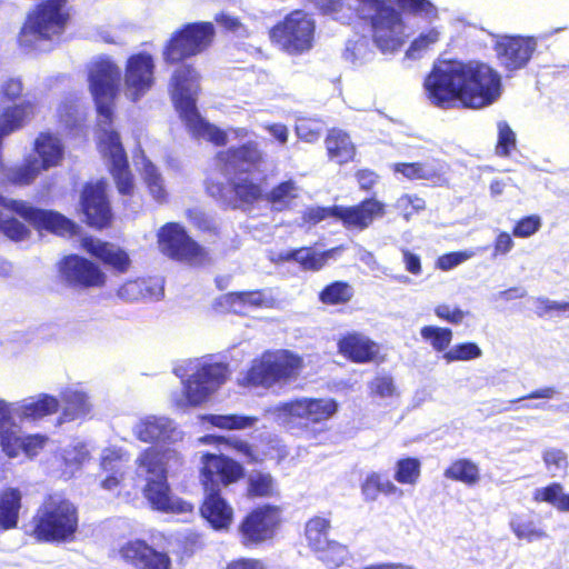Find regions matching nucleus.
<instances>
[{
  "label": "nucleus",
  "instance_id": "nucleus-46",
  "mask_svg": "<svg viewBox=\"0 0 569 569\" xmlns=\"http://www.w3.org/2000/svg\"><path fill=\"white\" fill-rule=\"evenodd\" d=\"M299 187L293 180H288L279 183L267 196V200L271 203L272 208L282 211L291 204V202L299 196Z\"/></svg>",
  "mask_w": 569,
  "mask_h": 569
},
{
  "label": "nucleus",
  "instance_id": "nucleus-32",
  "mask_svg": "<svg viewBox=\"0 0 569 569\" xmlns=\"http://www.w3.org/2000/svg\"><path fill=\"white\" fill-rule=\"evenodd\" d=\"M34 150L40 158V167L48 170L58 166L63 157V144L61 140L50 132H41L34 141Z\"/></svg>",
  "mask_w": 569,
  "mask_h": 569
},
{
  "label": "nucleus",
  "instance_id": "nucleus-50",
  "mask_svg": "<svg viewBox=\"0 0 569 569\" xmlns=\"http://www.w3.org/2000/svg\"><path fill=\"white\" fill-rule=\"evenodd\" d=\"M441 31L438 28H431L421 32L408 48L406 56L410 59L420 58L426 51L431 49L440 40Z\"/></svg>",
  "mask_w": 569,
  "mask_h": 569
},
{
  "label": "nucleus",
  "instance_id": "nucleus-62",
  "mask_svg": "<svg viewBox=\"0 0 569 569\" xmlns=\"http://www.w3.org/2000/svg\"><path fill=\"white\" fill-rule=\"evenodd\" d=\"M203 443H213V442H223L227 446L233 448L237 452L242 455L243 457L252 459V450L251 447L240 439L234 437L224 438V437H216V436H204L199 439Z\"/></svg>",
  "mask_w": 569,
  "mask_h": 569
},
{
  "label": "nucleus",
  "instance_id": "nucleus-45",
  "mask_svg": "<svg viewBox=\"0 0 569 569\" xmlns=\"http://www.w3.org/2000/svg\"><path fill=\"white\" fill-rule=\"evenodd\" d=\"M330 521L323 517H313L306 525V538L309 547L317 552L328 546Z\"/></svg>",
  "mask_w": 569,
  "mask_h": 569
},
{
  "label": "nucleus",
  "instance_id": "nucleus-55",
  "mask_svg": "<svg viewBox=\"0 0 569 569\" xmlns=\"http://www.w3.org/2000/svg\"><path fill=\"white\" fill-rule=\"evenodd\" d=\"M319 559L330 568H337L345 562L348 557L347 547L331 540L322 550L316 552Z\"/></svg>",
  "mask_w": 569,
  "mask_h": 569
},
{
  "label": "nucleus",
  "instance_id": "nucleus-53",
  "mask_svg": "<svg viewBox=\"0 0 569 569\" xmlns=\"http://www.w3.org/2000/svg\"><path fill=\"white\" fill-rule=\"evenodd\" d=\"M420 335L439 352L445 351L452 340V331L448 328L425 326L421 328Z\"/></svg>",
  "mask_w": 569,
  "mask_h": 569
},
{
  "label": "nucleus",
  "instance_id": "nucleus-25",
  "mask_svg": "<svg viewBox=\"0 0 569 569\" xmlns=\"http://www.w3.org/2000/svg\"><path fill=\"white\" fill-rule=\"evenodd\" d=\"M120 553L137 569H170L171 562L166 553L154 550L140 540L126 543Z\"/></svg>",
  "mask_w": 569,
  "mask_h": 569
},
{
  "label": "nucleus",
  "instance_id": "nucleus-54",
  "mask_svg": "<svg viewBox=\"0 0 569 569\" xmlns=\"http://www.w3.org/2000/svg\"><path fill=\"white\" fill-rule=\"evenodd\" d=\"M62 458L66 465V472L69 471L72 475L89 459V450L86 443L78 441L63 450Z\"/></svg>",
  "mask_w": 569,
  "mask_h": 569
},
{
  "label": "nucleus",
  "instance_id": "nucleus-63",
  "mask_svg": "<svg viewBox=\"0 0 569 569\" xmlns=\"http://www.w3.org/2000/svg\"><path fill=\"white\" fill-rule=\"evenodd\" d=\"M541 218L537 214L520 219L513 228V236L518 238H528L535 234L541 228Z\"/></svg>",
  "mask_w": 569,
  "mask_h": 569
},
{
  "label": "nucleus",
  "instance_id": "nucleus-19",
  "mask_svg": "<svg viewBox=\"0 0 569 569\" xmlns=\"http://www.w3.org/2000/svg\"><path fill=\"white\" fill-rule=\"evenodd\" d=\"M279 523L274 508L264 507L251 511L240 523L239 533L244 546H257L273 538Z\"/></svg>",
  "mask_w": 569,
  "mask_h": 569
},
{
  "label": "nucleus",
  "instance_id": "nucleus-16",
  "mask_svg": "<svg viewBox=\"0 0 569 569\" xmlns=\"http://www.w3.org/2000/svg\"><path fill=\"white\" fill-rule=\"evenodd\" d=\"M224 180L211 178L207 183L208 193L227 206L237 207L239 202L251 203L258 200L261 188L248 177H223Z\"/></svg>",
  "mask_w": 569,
  "mask_h": 569
},
{
  "label": "nucleus",
  "instance_id": "nucleus-12",
  "mask_svg": "<svg viewBox=\"0 0 569 569\" xmlns=\"http://www.w3.org/2000/svg\"><path fill=\"white\" fill-rule=\"evenodd\" d=\"M213 34L214 28L210 22L186 24L169 40L163 52L164 60L174 63L202 52L210 46Z\"/></svg>",
  "mask_w": 569,
  "mask_h": 569
},
{
  "label": "nucleus",
  "instance_id": "nucleus-59",
  "mask_svg": "<svg viewBox=\"0 0 569 569\" xmlns=\"http://www.w3.org/2000/svg\"><path fill=\"white\" fill-rule=\"evenodd\" d=\"M476 254L477 250L475 249L446 253L437 259L436 266L440 270L448 271L461 264L462 262L473 258Z\"/></svg>",
  "mask_w": 569,
  "mask_h": 569
},
{
  "label": "nucleus",
  "instance_id": "nucleus-2",
  "mask_svg": "<svg viewBox=\"0 0 569 569\" xmlns=\"http://www.w3.org/2000/svg\"><path fill=\"white\" fill-rule=\"evenodd\" d=\"M120 69L109 58L93 61L89 69V84L99 114V150L108 161L118 191L131 194L133 180L120 136L111 126L112 102L118 93Z\"/></svg>",
  "mask_w": 569,
  "mask_h": 569
},
{
  "label": "nucleus",
  "instance_id": "nucleus-5",
  "mask_svg": "<svg viewBox=\"0 0 569 569\" xmlns=\"http://www.w3.org/2000/svg\"><path fill=\"white\" fill-rule=\"evenodd\" d=\"M136 463L138 478L146 481L143 496L153 509L178 515L192 512V505L172 496L167 482L168 472L182 463L176 450L160 451L151 447L139 455Z\"/></svg>",
  "mask_w": 569,
  "mask_h": 569
},
{
  "label": "nucleus",
  "instance_id": "nucleus-36",
  "mask_svg": "<svg viewBox=\"0 0 569 569\" xmlns=\"http://www.w3.org/2000/svg\"><path fill=\"white\" fill-rule=\"evenodd\" d=\"M128 461L120 449H104L101 456V467L104 471L111 472L101 483L103 489H116L123 477V467Z\"/></svg>",
  "mask_w": 569,
  "mask_h": 569
},
{
  "label": "nucleus",
  "instance_id": "nucleus-7",
  "mask_svg": "<svg viewBox=\"0 0 569 569\" xmlns=\"http://www.w3.org/2000/svg\"><path fill=\"white\" fill-rule=\"evenodd\" d=\"M388 0H352L360 18L370 20L372 40L382 53L398 51L408 38L402 14Z\"/></svg>",
  "mask_w": 569,
  "mask_h": 569
},
{
  "label": "nucleus",
  "instance_id": "nucleus-6",
  "mask_svg": "<svg viewBox=\"0 0 569 569\" xmlns=\"http://www.w3.org/2000/svg\"><path fill=\"white\" fill-rule=\"evenodd\" d=\"M67 0H42L31 9L19 33V44L28 50L51 49L66 30Z\"/></svg>",
  "mask_w": 569,
  "mask_h": 569
},
{
  "label": "nucleus",
  "instance_id": "nucleus-47",
  "mask_svg": "<svg viewBox=\"0 0 569 569\" xmlns=\"http://www.w3.org/2000/svg\"><path fill=\"white\" fill-rule=\"evenodd\" d=\"M202 420L220 429L240 430L253 427L258 419L240 415H206Z\"/></svg>",
  "mask_w": 569,
  "mask_h": 569
},
{
  "label": "nucleus",
  "instance_id": "nucleus-44",
  "mask_svg": "<svg viewBox=\"0 0 569 569\" xmlns=\"http://www.w3.org/2000/svg\"><path fill=\"white\" fill-rule=\"evenodd\" d=\"M23 439L24 436L16 420L0 428V447L9 458H17L22 452Z\"/></svg>",
  "mask_w": 569,
  "mask_h": 569
},
{
  "label": "nucleus",
  "instance_id": "nucleus-35",
  "mask_svg": "<svg viewBox=\"0 0 569 569\" xmlns=\"http://www.w3.org/2000/svg\"><path fill=\"white\" fill-rule=\"evenodd\" d=\"M64 402L62 419L70 421L84 417L91 410V403L88 396L78 387H67L60 393Z\"/></svg>",
  "mask_w": 569,
  "mask_h": 569
},
{
  "label": "nucleus",
  "instance_id": "nucleus-56",
  "mask_svg": "<svg viewBox=\"0 0 569 569\" xmlns=\"http://www.w3.org/2000/svg\"><path fill=\"white\" fill-rule=\"evenodd\" d=\"M482 355L481 349L473 342H466L453 346L451 349L443 353V359L447 362L467 361L477 359Z\"/></svg>",
  "mask_w": 569,
  "mask_h": 569
},
{
  "label": "nucleus",
  "instance_id": "nucleus-10",
  "mask_svg": "<svg viewBox=\"0 0 569 569\" xmlns=\"http://www.w3.org/2000/svg\"><path fill=\"white\" fill-rule=\"evenodd\" d=\"M301 368L302 359L288 350L266 351L252 360L240 383L270 388L278 382L296 378Z\"/></svg>",
  "mask_w": 569,
  "mask_h": 569
},
{
  "label": "nucleus",
  "instance_id": "nucleus-29",
  "mask_svg": "<svg viewBox=\"0 0 569 569\" xmlns=\"http://www.w3.org/2000/svg\"><path fill=\"white\" fill-rule=\"evenodd\" d=\"M206 498L200 509L201 515L214 529H227L233 519V509L221 497L220 491L204 490Z\"/></svg>",
  "mask_w": 569,
  "mask_h": 569
},
{
  "label": "nucleus",
  "instance_id": "nucleus-51",
  "mask_svg": "<svg viewBox=\"0 0 569 569\" xmlns=\"http://www.w3.org/2000/svg\"><path fill=\"white\" fill-rule=\"evenodd\" d=\"M353 296L351 286L347 282L336 281L327 286L320 292V300L326 305H339L348 302Z\"/></svg>",
  "mask_w": 569,
  "mask_h": 569
},
{
  "label": "nucleus",
  "instance_id": "nucleus-26",
  "mask_svg": "<svg viewBox=\"0 0 569 569\" xmlns=\"http://www.w3.org/2000/svg\"><path fill=\"white\" fill-rule=\"evenodd\" d=\"M339 353L352 362L373 361L379 353L378 345L360 332H350L338 341Z\"/></svg>",
  "mask_w": 569,
  "mask_h": 569
},
{
  "label": "nucleus",
  "instance_id": "nucleus-14",
  "mask_svg": "<svg viewBox=\"0 0 569 569\" xmlns=\"http://www.w3.org/2000/svg\"><path fill=\"white\" fill-rule=\"evenodd\" d=\"M161 252L172 259L188 261L193 264L204 259L203 249L192 241L184 229L174 222L167 223L158 232Z\"/></svg>",
  "mask_w": 569,
  "mask_h": 569
},
{
  "label": "nucleus",
  "instance_id": "nucleus-37",
  "mask_svg": "<svg viewBox=\"0 0 569 569\" xmlns=\"http://www.w3.org/2000/svg\"><path fill=\"white\" fill-rule=\"evenodd\" d=\"M134 163L141 170L144 182L152 198L158 202L164 201L167 191L163 186V179L156 166L147 159L141 150H139V153L134 156Z\"/></svg>",
  "mask_w": 569,
  "mask_h": 569
},
{
  "label": "nucleus",
  "instance_id": "nucleus-28",
  "mask_svg": "<svg viewBox=\"0 0 569 569\" xmlns=\"http://www.w3.org/2000/svg\"><path fill=\"white\" fill-rule=\"evenodd\" d=\"M59 400L50 395L26 398L13 402L14 420H38L58 411Z\"/></svg>",
  "mask_w": 569,
  "mask_h": 569
},
{
  "label": "nucleus",
  "instance_id": "nucleus-24",
  "mask_svg": "<svg viewBox=\"0 0 569 569\" xmlns=\"http://www.w3.org/2000/svg\"><path fill=\"white\" fill-rule=\"evenodd\" d=\"M133 435L143 442H176L182 433L174 422L163 416H147L133 427Z\"/></svg>",
  "mask_w": 569,
  "mask_h": 569
},
{
  "label": "nucleus",
  "instance_id": "nucleus-60",
  "mask_svg": "<svg viewBox=\"0 0 569 569\" xmlns=\"http://www.w3.org/2000/svg\"><path fill=\"white\" fill-rule=\"evenodd\" d=\"M248 311L256 308H272L274 298L267 290L242 291Z\"/></svg>",
  "mask_w": 569,
  "mask_h": 569
},
{
  "label": "nucleus",
  "instance_id": "nucleus-30",
  "mask_svg": "<svg viewBox=\"0 0 569 569\" xmlns=\"http://www.w3.org/2000/svg\"><path fill=\"white\" fill-rule=\"evenodd\" d=\"M343 250V246L331 248L323 252H317L312 248H299L280 253V259L283 261L293 260L306 271H319L329 259H335Z\"/></svg>",
  "mask_w": 569,
  "mask_h": 569
},
{
  "label": "nucleus",
  "instance_id": "nucleus-64",
  "mask_svg": "<svg viewBox=\"0 0 569 569\" xmlns=\"http://www.w3.org/2000/svg\"><path fill=\"white\" fill-rule=\"evenodd\" d=\"M371 395L380 398L392 397L396 392L393 379L390 376H378L369 383Z\"/></svg>",
  "mask_w": 569,
  "mask_h": 569
},
{
  "label": "nucleus",
  "instance_id": "nucleus-57",
  "mask_svg": "<svg viewBox=\"0 0 569 569\" xmlns=\"http://www.w3.org/2000/svg\"><path fill=\"white\" fill-rule=\"evenodd\" d=\"M323 123L317 119H299L296 124L297 136L309 143L316 142L321 137Z\"/></svg>",
  "mask_w": 569,
  "mask_h": 569
},
{
  "label": "nucleus",
  "instance_id": "nucleus-8",
  "mask_svg": "<svg viewBox=\"0 0 569 569\" xmlns=\"http://www.w3.org/2000/svg\"><path fill=\"white\" fill-rule=\"evenodd\" d=\"M76 506L60 493L44 498L33 517V536L43 542H69L78 529Z\"/></svg>",
  "mask_w": 569,
  "mask_h": 569
},
{
  "label": "nucleus",
  "instance_id": "nucleus-22",
  "mask_svg": "<svg viewBox=\"0 0 569 569\" xmlns=\"http://www.w3.org/2000/svg\"><path fill=\"white\" fill-rule=\"evenodd\" d=\"M385 216V204L376 199H366L357 206H333V217L347 229L365 230L377 218Z\"/></svg>",
  "mask_w": 569,
  "mask_h": 569
},
{
  "label": "nucleus",
  "instance_id": "nucleus-3",
  "mask_svg": "<svg viewBox=\"0 0 569 569\" xmlns=\"http://www.w3.org/2000/svg\"><path fill=\"white\" fill-rule=\"evenodd\" d=\"M1 167L0 182L9 181L19 186L30 184L43 170L36 157L28 158L23 163L10 168H6L1 162ZM0 206L3 208L0 209V232L13 241L24 240L29 230L11 213L19 214L37 228H43L59 234L73 233L76 228L71 220L58 212L37 209L24 201L10 200L1 194Z\"/></svg>",
  "mask_w": 569,
  "mask_h": 569
},
{
  "label": "nucleus",
  "instance_id": "nucleus-61",
  "mask_svg": "<svg viewBox=\"0 0 569 569\" xmlns=\"http://www.w3.org/2000/svg\"><path fill=\"white\" fill-rule=\"evenodd\" d=\"M516 144V134L506 121L498 122L497 153L508 156L510 149Z\"/></svg>",
  "mask_w": 569,
  "mask_h": 569
},
{
  "label": "nucleus",
  "instance_id": "nucleus-39",
  "mask_svg": "<svg viewBox=\"0 0 569 569\" xmlns=\"http://www.w3.org/2000/svg\"><path fill=\"white\" fill-rule=\"evenodd\" d=\"M21 508V492L16 488H7L0 493V528L11 529L18 523Z\"/></svg>",
  "mask_w": 569,
  "mask_h": 569
},
{
  "label": "nucleus",
  "instance_id": "nucleus-34",
  "mask_svg": "<svg viewBox=\"0 0 569 569\" xmlns=\"http://www.w3.org/2000/svg\"><path fill=\"white\" fill-rule=\"evenodd\" d=\"M445 166L437 159L423 162L396 163L395 172L401 173L409 180H432L443 172Z\"/></svg>",
  "mask_w": 569,
  "mask_h": 569
},
{
  "label": "nucleus",
  "instance_id": "nucleus-4",
  "mask_svg": "<svg viewBox=\"0 0 569 569\" xmlns=\"http://www.w3.org/2000/svg\"><path fill=\"white\" fill-rule=\"evenodd\" d=\"M198 92V72L189 66L178 68L171 79V96L180 118L194 138L204 139L217 146L248 138L249 130L246 128H228L222 130L207 122L199 114L196 106Z\"/></svg>",
  "mask_w": 569,
  "mask_h": 569
},
{
  "label": "nucleus",
  "instance_id": "nucleus-27",
  "mask_svg": "<svg viewBox=\"0 0 569 569\" xmlns=\"http://www.w3.org/2000/svg\"><path fill=\"white\" fill-rule=\"evenodd\" d=\"M81 244L91 256L119 272H126L130 267L128 253L116 244L92 237L83 238Z\"/></svg>",
  "mask_w": 569,
  "mask_h": 569
},
{
  "label": "nucleus",
  "instance_id": "nucleus-13",
  "mask_svg": "<svg viewBox=\"0 0 569 569\" xmlns=\"http://www.w3.org/2000/svg\"><path fill=\"white\" fill-rule=\"evenodd\" d=\"M337 402L332 399L302 398L291 402L280 403L269 410L279 423L290 425L296 419L305 425L320 423L331 418L337 411Z\"/></svg>",
  "mask_w": 569,
  "mask_h": 569
},
{
  "label": "nucleus",
  "instance_id": "nucleus-48",
  "mask_svg": "<svg viewBox=\"0 0 569 569\" xmlns=\"http://www.w3.org/2000/svg\"><path fill=\"white\" fill-rule=\"evenodd\" d=\"M421 473V463L417 458H403L396 462L393 478L401 485L415 486Z\"/></svg>",
  "mask_w": 569,
  "mask_h": 569
},
{
  "label": "nucleus",
  "instance_id": "nucleus-20",
  "mask_svg": "<svg viewBox=\"0 0 569 569\" xmlns=\"http://www.w3.org/2000/svg\"><path fill=\"white\" fill-rule=\"evenodd\" d=\"M107 183L97 181L88 183L81 194V210L87 222L101 229L109 224L111 220V209L106 196Z\"/></svg>",
  "mask_w": 569,
  "mask_h": 569
},
{
  "label": "nucleus",
  "instance_id": "nucleus-18",
  "mask_svg": "<svg viewBox=\"0 0 569 569\" xmlns=\"http://www.w3.org/2000/svg\"><path fill=\"white\" fill-rule=\"evenodd\" d=\"M264 159V153L257 141L250 140L239 147H231L217 153L216 168L223 177L237 172H248L258 168Z\"/></svg>",
  "mask_w": 569,
  "mask_h": 569
},
{
  "label": "nucleus",
  "instance_id": "nucleus-11",
  "mask_svg": "<svg viewBox=\"0 0 569 569\" xmlns=\"http://www.w3.org/2000/svg\"><path fill=\"white\" fill-rule=\"evenodd\" d=\"M315 33L313 20L303 11H293L273 27L270 37L281 49L289 53H302L312 47Z\"/></svg>",
  "mask_w": 569,
  "mask_h": 569
},
{
  "label": "nucleus",
  "instance_id": "nucleus-58",
  "mask_svg": "<svg viewBox=\"0 0 569 569\" xmlns=\"http://www.w3.org/2000/svg\"><path fill=\"white\" fill-rule=\"evenodd\" d=\"M217 308L221 311L233 312L237 315H246L249 312L242 292H230L221 296L217 300Z\"/></svg>",
  "mask_w": 569,
  "mask_h": 569
},
{
  "label": "nucleus",
  "instance_id": "nucleus-15",
  "mask_svg": "<svg viewBox=\"0 0 569 569\" xmlns=\"http://www.w3.org/2000/svg\"><path fill=\"white\" fill-rule=\"evenodd\" d=\"M154 60L139 52L128 58L124 68L123 93L131 101L141 99L154 84Z\"/></svg>",
  "mask_w": 569,
  "mask_h": 569
},
{
  "label": "nucleus",
  "instance_id": "nucleus-49",
  "mask_svg": "<svg viewBox=\"0 0 569 569\" xmlns=\"http://www.w3.org/2000/svg\"><path fill=\"white\" fill-rule=\"evenodd\" d=\"M542 461L551 477H563L568 470V456L559 448H547L542 452Z\"/></svg>",
  "mask_w": 569,
  "mask_h": 569
},
{
  "label": "nucleus",
  "instance_id": "nucleus-41",
  "mask_svg": "<svg viewBox=\"0 0 569 569\" xmlns=\"http://www.w3.org/2000/svg\"><path fill=\"white\" fill-rule=\"evenodd\" d=\"M342 57L352 66H361L373 59L375 51L366 36L356 34L347 41Z\"/></svg>",
  "mask_w": 569,
  "mask_h": 569
},
{
  "label": "nucleus",
  "instance_id": "nucleus-9",
  "mask_svg": "<svg viewBox=\"0 0 569 569\" xmlns=\"http://www.w3.org/2000/svg\"><path fill=\"white\" fill-rule=\"evenodd\" d=\"M191 373L182 381L183 391L173 401L180 409L206 402L229 378V366L223 362L192 361Z\"/></svg>",
  "mask_w": 569,
  "mask_h": 569
},
{
  "label": "nucleus",
  "instance_id": "nucleus-33",
  "mask_svg": "<svg viewBox=\"0 0 569 569\" xmlns=\"http://www.w3.org/2000/svg\"><path fill=\"white\" fill-rule=\"evenodd\" d=\"M325 143L329 158L339 164L346 163L355 157V144L348 133L340 129L330 130Z\"/></svg>",
  "mask_w": 569,
  "mask_h": 569
},
{
  "label": "nucleus",
  "instance_id": "nucleus-40",
  "mask_svg": "<svg viewBox=\"0 0 569 569\" xmlns=\"http://www.w3.org/2000/svg\"><path fill=\"white\" fill-rule=\"evenodd\" d=\"M532 500L537 503L546 502L558 511L569 512V493L565 492L563 486L559 482L536 488L532 492Z\"/></svg>",
  "mask_w": 569,
  "mask_h": 569
},
{
  "label": "nucleus",
  "instance_id": "nucleus-43",
  "mask_svg": "<svg viewBox=\"0 0 569 569\" xmlns=\"http://www.w3.org/2000/svg\"><path fill=\"white\" fill-rule=\"evenodd\" d=\"M58 119L66 131L80 129L84 121L86 112L76 99H66L58 107Z\"/></svg>",
  "mask_w": 569,
  "mask_h": 569
},
{
  "label": "nucleus",
  "instance_id": "nucleus-52",
  "mask_svg": "<svg viewBox=\"0 0 569 569\" xmlns=\"http://www.w3.org/2000/svg\"><path fill=\"white\" fill-rule=\"evenodd\" d=\"M276 490L273 479L269 473L252 471L248 476V495L250 497H269Z\"/></svg>",
  "mask_w": 569,
  "mask_h": 569
},
{
  "label": "nucleus",
  "instance_id": "nucleus-38",
  "mask_svg": "<svg viewBox=\"0 0 569 569\" xmlns=\"http://www.w3.org/2000/svg\"><path fill=\"white\" fill-rule=\"evenodd\" d=\"M361 493L366 501H376L379 493L401 497L403 491L382 475L370 472L361 485Z\"/></svg>",
  "mask_w": 569,
  "mask_h": 569
},
{
  "label": "nucleus",
  "instance_id": "nucleus-23",
  "mask_svg": "<svg viewBox=\"0 0 569 569\" xmlns=\"http://www.w3.org/2000/svg\"><path fill=\"white\" fill-rule=\"evenodd\" d=\"M533 38L505 37L497 42V56L500 63L508 70L523 68L536 50Z\"/></svg>",
  "mask_w": 569,
  "mask_h": 569
},
{
  "label": "nucleus",
  "instance_id": "nucleus-17",
  "mask_svg": "<svg viewBox=\"0 0 569 569\" xmlns=\"http://www.w3.org/2000/svg\"><path fill=\"white\" fill-rule=\"evenodd\" d=\"M201 482L204 490L220 491L243 477V467L224 455L204 453L201 457Z\"/></svg>",
  "mask_w": 569,
  "mask_h": 569
},
{
  "label": "nucleus",
  "instance_id": "nucleus-1",
  "mask_svg": "<svg viewBox=\"0 0 569 569\" xmlns=\"http://www.w3.org/2000/svg\"><path fill=\"white\" fill-rule=\"evenodd\" d=\"M430 102L450 108L481 109L495 103L501 96V78L497 71L479 61L443 60L433 66L425 80Z\"/></svg>",
  "mask_w": 569,
  "mask_h": 569
},
{
  "label": "nucleus",
  "instance_id": "nucleus-31",
  "mask_svg": "<svg viewBox=\"0 0 569 569\" xmlns=\"http://www.w3.org/2000/svg\"><path fill=\"white\" fill-rule=\"evenodd\" d=\"M509 528L517 539L528 543L550 539V535L541 523L525 513H512Z\"/></svg>",
  "mask_w": 569,
  "mask_h": 569
},
{
  "label": "nucleus",
  "instance_id": "nucleus-21",
  "mask_svg": "<svg viewBox=\"0 0 569 569\" xmlns=\"http://www.w3.org/2000/svg\"><path fill=\"white\" fill-rule=\"evenodd\" d=\"M59 271L67 282L76 286L99 287L106 280L98 266L77 254L63 258L59 263Z\"/></svg>",
  "mask_w": 569,
  "mask_h": 569
},
{
  "label": "nucleus",
  "instance_id": "nucleus-42",
  "mask_svg": "<svg viewBox=\"0 0 569 569\" xmlns=\"http://www.w3.org/2000/svg\"><path fill=\"white\" fill-rule=\"evenodd\" d=\"M443 476L467 486H475L480 480V470L470 459H457L445 470Z\"/></svg>",
  "mask_w": 569,
  "mask_h": 569
}]
</instances>
